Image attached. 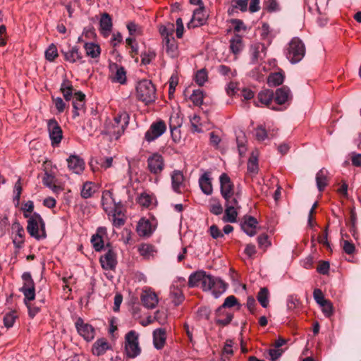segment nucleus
Segmentation results:
<instances>
[{"label": "nucleus", "instance_id": "ea45409f", "mask_svg": "<svg viewBox=\"0 0 361 361\" xmlns=\"http://www.w3.org/2000/svg\"><path fill=\"white\" fill-rule=\"evenodd\" d=\"M60 90L66 101H70L74 97L73 96V87L71 82L68 80L63 81L61 85Z\"/></svg>", "mask_w": 361, "mask_h": 361}, {"label": "nucleus", "instance_id": "473e14b6", "mask_svg": "<svg viewBox=\"0 0 361 361\" xmlns=\"http://www.w3.org/2000/svg\"><path fill=\"white\" fill-rule=\"evenodd\" d=\"M100 31L104 37L109 36L112 29V20L108 13L102 14L99 21Z\"/></svg>", "mask_w": 361, "mask_h": 361}, {"label": "nucleus", "instance_id": "680f3d73", "mask_svg": "<svg viewBox=\"0 0 361 361\" xmlns=\"http://www.w3.org/2000/svg\"><path fill=\"white\" fill-rule=\"evenodd\" d=\"M207 73L204 69L200 70L197 72V73L195 75V82L199 85H200V86L203 85L204 84V82L207 81Z\"/></svg>", "mask_w": 361, "mask_h": 361}, {"label": "nucleus", "instance_id": "e2e57ef3", "mask_svg": "<svg viewBox=\"0 0 361 361\" xmlns=\"http://www.w3.org/2000/svg\"><path fill=\"white\" fill-rule=\"evenodd\" d=\"M342 247L344 252L348 255H352L355 251V247L354 244L347 240L342 241Z\"/></svg>", "mask_w": 361, "mask_h": 361}, {"label": "nucleus", "instance_id": "b1692460", "mask_svg": "<svg viewBox=\"0 0 361 361\" xmlns=\"http://www.w3.org/2000/svg\"><path fill=\"white\" fill-rule=\"evenodd\" d=\"M257 225L258 221L255 217L251 216H245L243 221L241 223V228L247 235L252 237L257 233Z\"/></svg>", "mask_w": 361, "mask_h": 361}, {"label": "nucleus", "instance_id": "052dcab7", "mask_svg": "<svg viewBox=\"0 0 361 361\" xmlns=\"http://www.w3.org/2000/svg\"><path fill=\"white\" fill-rule=\"evenodd\" d=\"M322 307V311L326 317H330L334 312L332 303L327 300L323 305H319Z\"/></svg>", "mask_w": 361, "mask_h": 361}, {"label": "nucleus", "instance_id": "2eb2a0df", "mask_svg": "<svg viewBox=\"0 0 361 361\" xmlns=\"http://www.w3.org/2000/svg\"><path fill=\"white\" fill-rule=\"evenodd\" d=\"M110 78L112 82L121 85L126 81V72L124 68L116 63H110L109 66Z\"/></svg>", "mask_w": 361, "mask_h": 361}, {"label": "nucleus", "instance_id": "a211bd4d", "mask_svg": "<svg viewBox=\"0 0 361 361\" xmlns=\"http://www.w3.org/2000/svg\"><path fill=\"white\" fill-rule=\"evenodd\" d=\"M274 93L271 90H263L258 93L257 100L255 102L257 106H267L272 109H276L274 106H271Z\"/></svg>", "mask_w": 361, "mask_h": 361}, {"label": "nucleus", "instance_id": "a878e982", "mask_svg": "<svg viewBox=\"0 0 361 361\" xmlns=\"http://www.w3.org/2000/svg\"><path fill=\"white\" fill-rule=\"evenodd\" d=\"M292 99V94L287 86L278 88L274 93V99L278 104L288 103Z\"/></svg>", "mask_w": 361, "mask_h": 361}, {"label": "nucleus", "instance_id": "13d9d810", "mask_svg": "<svg viewBox=\"0 0 361 361\" xmlns=\"http://www.w3.org/2000/svg\"><path fill=\"white\" fill-rule=\"evenodd\" d=\"M257 243L259 247L262 250H266L271 245L269 237L267 234L259 235L257 237Z\"/></svg>", "mask_w": 361, "mask_h": 361}, {"label": "nucleus", "instance_id": "0e129e2a", "mask_svg": "<svg viewBox=\"0 0 361 361\" xmlns=\"http://www.w3.org/2000/svg\"><path fill=\"white\" fill-rule=\"evenodd\" d=\"M313 297L317 303L319 305H323L328 300L325 299L322 291L320 289H315L313 292Z\"/></svg>", "mask_w": 361, "mask_h": 361}, {"label": "nucleus", "instance_id": "f8f14e48", "mask_svg": "<svg viewBox=\"0 0 361 361\" xmlns=\"http://www.w3.org/2000/svg\"><path fill=\"white\" fill-rule=\"evenodd\" d=\"M49 136L52 146H58L63 138L61 128L55 119H50L47 122Z\"/></svg>", "mask_w": 361, "mask_h": 361}, {"label": "nucleus", "instance_id": "72a5a7b5", "mask_svg": "<svg viewBox=\"0 0 361 361\" xmlns=\"http://www.w3.org/2000/svg\"><path fill=\"white\" fill-rule=\"evenodd\" d=\"M98 186L93 182H85L81 188L80 195L83 199L91 197L98 190Z\"/></svg>", "mask_w": 361, "mask_h": 361}, {"label": "nucleus", "instance_id": "6e6d98bb", "mask_svg": "<svg viewBox=\"0 0 361 361\" xmlns=\"http://www.w3.org/2000/svg\"><path fill=\"white\" fill-rule=\"evenodd\" d=\"M298 299L294 295H289L286 300L287 310L288 312L294 311L299 305Z\"/></svg>", "mask_w": 361, "mask_h": 361}, {"label": "nucleus", "instance_id": "4c0bfd02", "mask_svg": "<svg viewBox=\"0 0 361 361\" xmlns=\"http://www.w3.org/2000/svg\"><path fill=\"white\" fill-rule=\"evenodd\" d=\"M138 251L140 255L146 259L154 257V255L157 253L154 246L149 244L140 245L138 247Z\"/></svg>", "mask_w": 361, "mask_h": 361}, {"label": "nucleus", "instance_id": "1a4fd4ad", "mask_svg": "<svg viewBox=\"0 0 361 361\" xmlns=\"http://www.w3.org/2000/svg\"><path fill=\"white\" fill-rule=\"evenodd\" d=\"M23 286L20 291L24 295L25 300H33L35 297V283L30 272H24L22 274Z\"/></svg>", "mask_w": 361, "mask_h": 361}, {"label": "nucleus", "instance_id": "9d476101", "mask_svg": "<svg viewBox=\"0 0 361 361\" xmlns=\"http://www.w3.org/2000/svg\"><path fill=\"white\" fill-rule=\"evenodd\" d=\"M102 204L104 211L111 216H115L120 213V207L116 203L113 197L112 192L109 190H105L102 196Z\"/></svg>", "mask_w": 361, "mask_h": 361}, {"label": "nucleus", "instance_id": "dca6fc26", "mask_svg": "<svg viewBox=\"0 0 361 361\" xmlns=\"http://www.w3.org/2000/svg\"><path fill=\"white\" fill-rule=\"evenodd\" d=\"M171 178L172 189L175 192L181 193L185 190L186 181L180 171H173L171 174Z\"/></svg>", "mask_w": 361, "mask_h": 361}, {"label": "nucleus", "instance_id": "f257e3e1", "mask_svg": "<svg viewBox=\"0 0 361 361\" xmlns=\"http://www.w3.org/2000/svg\"><path fill=\"white\" fill-rule=\"evenodd\" d=\"M190 288L200 286L204 292H211L215 298H219L226 290V285L218 277L207 274L206 271L200 270L192 273L188 279Z\"/></svg>", "mask_w": 361, "mask_h": 361}, {"label": "nucleus", "instance_id": "0eeeda50", "mask_svg": "<svg viewBox=\"0 0 361 361\" xmlns=\"http://www.w3.org/2000/svg\"><path fill=\"white\" fill-rule=\"evenodd\" d=\"M130 117L127 112H119L114 118L113 122L109 126V131L114 135L116 139H118L124 133L129 124Z\"/></svg>", "mask_w": 361, "mask_h": 361}, {"label": "nucleus", "instance_id": "c03bdc74", "mask_svg": "<svg viewBox=\"0 0 361 361\" xmlns=\"http://www.w3.org/2000/svg\"><path fill=\"white\" fill-rule=\"evenodd\" d=\"M258 152H253L247 161V170L250 173H257L258 172Z\"/></svg>", "mask_w": 361, "mask_h": 361}, {"label": "nucleus", "instance_id": "c9c22d12", "mask_svg": "<svg viewBox=\"0 0 361 361\" xmlns=\"http://www.w3.org/2000/svg\"><path fill=\"white\" fill-rule=\"evenodd\" d=\"M86 55L92 59H98L101 54V49L97 44L87 42L84 45Z\"/></svg>", "mask_w": 361, "mask_h": 361}, {"label": "nucleus", "instance_id": "a18cd8bd", "mask_svg": "<svg viewBox=\"0 0 361 361\" xmlns=\"http://www.w3.org/2000/svg\"><path fill=\"white\" fill-rule=\"evenodd\" d=\"M230 49L235 54H238L243 49L242 38L240 35H235L230 40Z\"/></svg>", "mask_w": 361, "mask_h": 361}, {"label": "nucleus", "instance_id": "c756f323", "mask_svg": "<svg viewBox=\"0 0 361 361\" xmlns=\"http://www.w3.org/2000/svg\"><path fill=\"white\" fill-rule=\"evenodd\" d=\"M64 59L70 63L83 62L82 55L77 46L71 47L68 51H62Z\"/></svg>", "mask_w": 361, "mask_h": 361}, {"label": "nucleus", "instance_id": "4468645a", "mask_svg": "<svg viewBox=\"0 0 361 361\" xmlns=\"http://www.w3.org/2000/svg\"><path fill=\"white\" fill-rule=\"evenodd\" d=\"M166 130V126L164 121H159L153 123L149 129L145 133V139L148 142H152L161 136Z\"/></svg>", "mask_w": 361, "mask_h": 361}, {"label": "nucleus", "instance_id": "a19ab883", "mask_svg": "<svg viewBox=\"0 0 361 361\" xmlns=\"http://www.w3.org/2000/svg\"><path fill=\"white\" fill-rule=\"evenodd\" d=\"M284 78V74L282 72L272 73L267 78V83L269 86H279L283 83Z\"/></svg>", "mask_w": 361, "mask_h": 361}, {"label": "nucleus", "instance_id": "c85d7f7f", "mask_svg": "<svg viewBox=\"0 0 361 361\" xmlns=\"http://www.w3.org/2000/svg\"><path fill=\"white\" fill-rule=\"evenodd\" d=\"M199 185L202 192L209 195L213 192V187L212 184V178L209 172H204L199 178Z\"/></svg>", "mask_w": 361, "mask_h": 361}, {"label": "nucleus", "instance_id": "412c9836", "mask_svg": "<svg viewBox=\"0 0 361 361\" xmlns=\"http://www.w3.org/2000/svg\"><path fill=\"white\" fill-rule=\"evenodd\" d=\"M156 226L152 222L145 219L142 218L137 224V232L140 236H150L155 231Z\"/></svg>", "mask_w": 361, "mask_h": 361}, {"label": "nucleus", "instance_id": "5fc2aeb1", "mask_svg": "<svg viewBox=\"0 0 361 361\" xmlns=\"http://www.w3.org/2000/svg\"><path fill=\"white\" fill-rule=\"evenodd\" d=\"M210 212L215 215H220L223 212V207L218 200H212L210 202Z\"/></svg>", "mask_w": 361, "mask_h": 361}, {"label": "nucleus", "instance_id": "bb28decb", "mask_svg": "<svg viewBox=\"0 0 361 361\" xmlns=\"http://www.w3.org/2000/svg\"><path fill=\"white\" fill-rule=\"evenodd\" d=\"M85 95L81 92H75L73 101V118L80 116L84 111Z\"/></svg>", "mask_w": 361, "mask_h": 361}, {"label": "nucleus", "instance_id": "f3484780", "mask_svg": "<svg viewBox=\"0 0 361 361\" xmlns=\"http://www.w3.org/2000/svg\"><path fill=\"white\" fill-rule=\"evenodd\" d=\"M148 169L154 174L160 173L164 168V161L159 154H153L147 159Z\"/></svg>", "mask_w": 361, "mask_h": 361}, {"label": "nucleus", "instance_id": "aec40b11", "mask_svg": "<svg viewBox=\"0 0 361 361\" xmlns=\"http://www.w3.org/2000/svg\"><path fill=\"white\" fill-rule=\"evenodd\" d=\"M207 19L204 6H200L195 9L193 12L192 18L188 23V26L190 27H196L204 25Z\"/></svg>", "mask_w": 361, "mask_h": 361}, {"label": "nucleus", "instance_id": "8fccbe9b", "mask_svg": "<svg viewBox=\"0 0 361 361\" xmlns=\"http://www.w3.org/2000/svg\"><path fill=\"white\" fill-rule=\"evenodd\" d=\"M257 300L263 307L269 305V290L267 288H262L257 294Z\"/></svg>", "mask_w": 361, "mask_h": 361}, {"label": "nucleus", "instance_id": "6e6552de", "mask_svg": "<svg viewBox=\"0 0 361 361\" xmlns=\"http://www.w3.org/2000/svg\"><path fill=\"white\" fill-rule=\"evenodd\" d=\"M140 351L139 334L134 330H131L125 336L126 355L129 358H135L140 355Z\"/></svg>", "mask_w": 361, "mask_h": 361}, {"label": "nucleus", "instance_id": "37998d69", "mask_svg": "<svg viewBox=\"0 0 361 361\" xmlns=\"http://www.w3.org/2000/svg\"><path fill=\"white\" fill-rule=\"evenodd\" d=\"M267 68L263 64H259L250 72V76L255 80L260 81L264 79Z\"/></svg>", "mask_w": 361, "mask_h": 361}, {"label": "nucleus", "instance_id": "09e8293b", "mask_svg": "<svg viewBox=\"0 0 361 361\" xmlns=\"http://www.w3.org/2000/svg\"><path fill=\"white\" fill-rule=\"evenodd\" d=\"M235 305L239 306L238 300L234 295H230L225 299L222 305L218 307V314L224 312L225 308H231Z\"/></svg>", "mask_w": 361, "mask_h": 361}, {"label": "nucleus", "instance_id": "774afa93", "mask_svg": "<svg viewBox=\"0 0 361 361\" xmlns=\"http://www.w3.org/2000/svg\"><path fill=\"white\" fill-rule=\"evenodd\" d=\"M209 232L211 236L214 239L222 238L224 236V234L222 233L221 230L216 225L211 226L209 227Z\"/></svg>", "mask_w": 361, "mask_h": 361}, {"label": "nucleus", "instance_id": "864d4df0", "mask_svg": "<svg viewBox=\"0 0 361 361\" xmlns=\"http://www.w3.org/2000/svg\"><path fill=\"white\" fill-rule=\"evenodd\" d=\"M142 63L144 65L149 64L155 58L156 53L152 50H147L141 54Z\"/></svg>", "mask_w": 361, "mask_h": 361}, {"label": "nucleus", "instance_id": "9b49d317", "mask_svg": "<svg viewBox=\"0 0 361 361\" xmlns=\"http://www.w3.org/2000/svg\"><path fill=\"white\" fill-rule=\"evenodd\" d=\"M225 213L223 216L224 222L234 223L237 220L238 210L240 209L239 200H231L225 201Z\"/></svg>", "mask_w": 361, "mask_h": 361}, {"label": "nucleus", "instance_id": "f704fd0d", "mask_svg": "<svg viewBox=\"0 0 361 361\" xmlns=\"http://www.w3.org/2000/svg\"><path fill=\"white\" fill-rule=\"evenodd\" d=\"M329 172L326 169H320L316 175L317 187L319 191H322L328 185Z\"/></svg>", "mask_w": 361, "mask_h": 361}, {"label": "nucleus", "instance_id": "cd10ccee", "mask_svg": "<svg viewBox=\"0 0 361 361\" xmlns=\"http://www.w3.org/2000/svg\"><path fill=\"white\" fill-rule=\"evenodd\" d=\"M11 229L12 233L14 235L13 239V244L16 245V247H20L24 242V228L19 222L15 221L12 224Z\"/></svg>", "mask_w": 361, "mask_h": 361}, {"label": "nucleus", "instance_id": "69168bd1", "mask_svg": "<svg viewBox=\"0 0 361 361\" xmlns=\"http://www.w3.org/2000/svg\"><path fill=\"white\" fill-rule=\"evenodd\" d=\"M152 198L147 194H142L138 198V202L140 205L147 207L152 203Z\"/></svg>", "mask_w": 361, "mask_h": 361}, {"label": "nucleus", "instance_id": "2f4dec72", "mask_svg": "<svg viewBox=\"0 0 361 361\" xmlns=\"http://www.w3.org/2000/svg\"><path fill=\"white\" fill-rule=\"evenodd\" d=\"M166 335L164 329H155L153 332V343L154 347L159 350L163 348L166 342Z\"/></svg>", "mask_w": 361, "mask_h": 361}, {"label": "nucleus", "instance_id": "338daca9", "mask_svg": "<svg viewBox=\"0 0 361 361\" xmlns=\"http://www.w3.org/2000/svg\"><path fill=\"white\" fill-rule=\"evenodd\" d=\"M53 102L55 105V107L58 111V113L61 114L63 112L66 108V103L61 97H53Z\"/></svg>", "mask_w": 361, "mask_h": 361}, {"label": "nucleus", "instance_id": "5701e85b", "mask_svg": "<svg viewBox=\"0 0 361 361\" xmlns=\"http://www.w3.org/2000/svg\"><path fill=\"white\" fill-rule=\"evenodd\" d=\"M67 162L68 169L76 174L81 173L85 169V161L78 155H71Z\"/></svg>", "mask_w": 361, "mask_h": 361}, {"label": "nucleus", "instance_id": "58836bf2", "mask_svg": "<svg viewBox=\"0 0 361 361\" xmlns=\"http://www.w3.org/2000/svg\"><path fill=\"white\" fill-rule=\"evenodd\" d=\"M216 318L215 321L216 323L221 326H226L231 322L233 316V314L228 312H221L219 314H218V309L216 311Z\"/></svg>", "mask_w": 361, "mask_h": 361}, {"label": "nucleus", "instance_id": "e433bc0d", "mask_svg": "<svg viewBox=\"0 0 361 361\" xmlns=\"http://www.w3.org/2000/svg\"><path fill=\"white\" fill-rule=\"evenodd\" d=\"M248 0H231V6L228 10L229 15L236 12V10H240L245 12L247 9Z\"/></svg>", "mask_w": 361, "mask_h": 361}, {"label": "nucleus", "instance_id": "de8ad7c7", "mask_svg": "<svg viewBox=\"0 0 361 361\" xmlns=\"http://www.w3.org/2000/svg\"><path fill=\"white\" fill-rule=\"evenodd\" d=\"M17 317L18 314L15 311H9L5 313L3 317V322L4 326L7 329L11 328L13 326Z\"/></svg>", "mask_w": 361, "mask_h": 361}, {"label": "nucleus", "instance_id": "393cba45", "mask_svg": "<svg viewBox=\"0 0 361 361\" xmlns=\"http://www.w3.org/2000/svg\"><path fill=\"white\" fill-rule=\"evenodd\" d=\"M251 62L257 63L262 60L265 56V47L263 44L255 43L251 45L250 49Z\"/></svg>", "mask_w": 361, "mask_h": 361}, {"label": "nucleus", "instance_id": "603ef678", "mask_svg": "<svg viewBox=\"0 0 361 361\" xmlns=\"http://www.w3.org/2000/svg\"><path fill=\"white\" fill-rule=\"evenodd\" d=\"M58 55L57 48L54 44L49 45L45 51V58L49 61H53Z\"/></svg>", "mask_w": 361, "mask_h": 361}, {"label": "nucleus", "instance_id": "bf43d9fd", "mask_svg": "<svg viewBox=\"0 0 361 361\" xmlns=\"http://www.w3.org/2000/svg\"><path fill=\"white\" fill-rule=\"evenodd\" d=\"M190 123L192 128V130L195 132H202V130L201 128H200V117L196 114H194L193 116H190Z\"/></svg>", "mask_w": 361, "mask_h": 361}, {"label": "nucleus", "instance_id": "423d86ee", "mask_svg": "<svg viewBox=\"0 0 361 361\" xmlns=\"http://www.w3.org/2000/svg\"><path fill=\"white\" fill-rule=\"evenodd\" d=\"M136 92L137 98L146 104L152 102L155 99L156 90L149 80L140 81L136 86Z\"/></svg>", "mask_w": 361, "mask_h": 361}, {"label": "nucleus", "instance_id": "7ed1b4c3", "mask_svg": "<svg viewBox=\"0 0 361 361\" xmlns=\"http://www.w3.org/2000/svg\"><path fill=\"white\" fill-rule=\"evenodd\" d=\"M27 218V231L28 233L35 239L39 240L47 237L45 224L42 216L37 213L25 214Z\"/></svg>", "mask_w": 361, "mask_h": 361}, {"label": "nucleus", "instance_id": "3c124183", "mask_svg": "<svg viewBox=\"0 0 361 361\" xmlns=\"http://www.w3.org/2000/svg\"><path fill=\"white\" fill-rule=\"evenodd\" d=\"M204 94L201 90H195L190 96V100L196 106H200L203 103Z\"/></svg>", "mask_w": 361, "mask_h": 361}, {"label": "nucleus", "instance_id": "4be33fe9", "mask_svg": "<svg viewBox=\"0 0 361 361\" xmlns=\"http://www.w3.org/2000/svg\"><path fill=\"white\" fill-rule=\"evenodd\" d=\"M141 300L143 305L147 309L155 308L159 302L157 294L151 289L143 290Z\"/></svg>", "mask_w": 361, "mask_h": 361}, {"label": "nucleus", "instance_id": "7c9ffc66", "mask_svg": "<svg viewBox=\"0 0 361 361\" xmlns=\"http://www.w3.org/2000/svg\"><path fill=\"white\" fill-rule=\"evenodd\" d=\"M109 349H111L109 343L106 339L102 338L94 342L92 345V352L93 355L100 356L104 355Z\"/></svg>", "mask_w": 361, "mask_h": 361}, {"label": "nucleus", "instance_id": "39448f33", "mask_svg": "<svg viewBox=\"0 0 361 361\" xmlns=\"http://www.w3.org/2000/svg\"><path fill=\"white\" fill-rule=\"evenodd\" d=\"M219 183L221 195L225 201L231 200H240V191L235 190L234 184L226 173H223L220 176Z\"/></svg>", "mask_w": 361, "mask_h": 361}, {"label": "nucleus", "instance_id": "79ce46f5", "mask_svg": "<svg viewBox=\"0 0 361 361\" xmlns=\"http://www.w3.org/2000/svg\"><path fill=\"white\" fill-rule=\"evenodd\" d=\"M182 119L179 117L178 113H173L169 118V128L172 136H174L175 132L181 126Z\"/></svg>", "mask_w": 361, "mask_h": 361}, {"label": "nucleus", "instance_id": "f03ea898", "mask_svg": "<svg viewBox=\"0 0 361 361\" xmlns=\"http://www.w3.org/2000/svg\"><path fill=\"white\" fill-rule=\"evenodd\" d=\"M174 26L169 24L167 26H161L159 32L163 37L164 47L166 52L171 58H177L179 55L178 47L173 37Z\"/></svg>", "mask_w": 361, "mask_h": 361}, {"label": "nucleus", "instance_id": "20e7f679", "mask_svg": "<svg viewBox=\"0 0 361 361\" xmlns=\"http://www.w3.org/2000/svg\"><path fill=\"white\" fill-rule=\"evenodd\" d=\"M305 46L303 42L298 37L292 38L285 49L287 59L292 63H299L305 55Z\"/></svg>", "mask_w": 361, "mask_h": 361}, {"label": "nucleus", "instance_id": "6ab92c4d", "mask_svg": "<svg viewBox=\"0 0 361 361\" xmlns=\"http://www.w3.org/2000/svg\"><path fill=\"white\" fill-rule=\"evenodd\" d=\"M99 261L104 269H114L117 264L116 252L113 249L109 248L104 255L100 257Z\"/></svg>", "mask_w": 361, "mask_h": 361}, {"label": "nucleus", "instance_id": "ddd939ff", "mask_svg": "<svg viewBox=\"0 0 361 361\" xmlns=\"http://www.w3.org/2000/svg\"><path fill=\"white\" fill-rule=\"evenodd\" d=\"M75 328L78 333L87 341H91L95 336V330L90 324L85 323L81 318L75 322Z\"/></svg>", "mask_w": 361, "mask_h": 361}, {"label": "nucleus", "instance_id": "4d7b16f0", "mask_svg": "<svg viewBox=\"0 0 361 361\" xmlns=\"http://www.w3.org/2000/svg\"><path fill=\"white\" fill-rule=\"evenodd\" d=\"M91 243L96 251H101L104 247L103 240L99 235H93L91 238Z\"/></svg>", "mask_w": 361, "mask_h": 361}, {"label": "nucleus", "instance_id": "49530a36", "mask_svg": "<svg viewBox=\"0 0 361 361\" xmlns=\"http://www.w3.org/2000/svg\"><path fill=\"white\" fill-rule=\"evenodd\" d=\"M170 295L172 299V302L175 305H180L184 299L182 290L177 287H171Z\"/></svg>", "mask_w": 361, "mask_h": 361}]
</instances>
